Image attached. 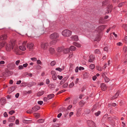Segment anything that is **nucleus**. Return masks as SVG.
<instances>
[{"mask_svg":"<svg viewBox=\"0 0 127 127\" xmlns=\"http://www.w3.org/2000/svg\"><path fill=\"white\" fill-rule=\"evenodd\" d=\"M72 33V32L71 31L68 29H65L62 31V34L64 37H68L71 36Z\"/></svg>","mask_w":127,"mask_h":127,"instance_id":"f257e3e1","label":"nucleus"},{"mask_svg":"<svg viewBox=\"0 0 127 127\" xmlns=\"http://www.w3.org/2000/svg\"><path fill=\"white\" fill-rule=\"evenodd\" d=\"M15 45V44L14 42L7 44L5 46V49L6 50L8 51H10L11 49H12L13 48Z\"/></svg>","mask_w":127,"mask_h":127,"instance_id":"f03ea898","label":"nucleus"},{"mask_svg":"<svg viewBox=\"0 0 127 127\" xmlns=\"http://www.w3.org/2000/svg\"><path fill=\"white\" fill-rule=\"evenodd\" d=\"M49 46V44L47 42H42L40 44L41 48L44 50H46Z\"/></svg>","mask_w":127,"mask_h":127,"instance_id":"7ed1b4c3","label":"nucleus"},{"mask_svg":"<svg viewBox=\"0 0 127 127\" xmlns=\"http://www.w3.org/2000/svg\"><path fill=\"white\" fill-rule=\"evenodd\" d=\"M59 36V34L55 32L51 34L50 36V39H57Z\"/></svg>","mask_w":127,"mask_h":127,"instance_id":"20e7f679","label":"nucleus"},{"mask_svg":"<svg viewBox=\"0 0 127 127\" xmlns=\"http://www.w3.org/2000/svg\"><path fill=\"white\" fill-rule=\"evenodd\" d=\"M27 43V41H24L22 45L19 46V49L22 51H25L26 49V45Z\"/></svg>","mask_w":127,"mask_h":127,"instance_id":"39448f33","label":"nucleus"},{"mask_svg":"<svg viewBox=\"0 0 127 127\" xmlns=\"http://www.w3.org/2000/svg\"><path fill=\"white\" fill-rule=\"evenodd\" d=\"M87 123L88 126L91 127H96L93 121L88 120L87 121Z\"/></svg>","mask_w":127,"mask_h":127,"instance_id":"423d86ee","label":"nucleus"},{"mask_svg":"<svg viewBox=\"0 0 127 127\" xmlns=\"http://www.w3.org/2000/svg\"><path fill=\"white\" fill-rule=\"evenodd\" d=\"M105 27L106 26L104 25H102L99 26L97 28L96 31L99 32L103 30Z\"/></svg>","mask_w":127,"mask_h":127,"instance_id":"0eeeda50","label":"nucleus"},{"mask_svg":"<svg viewBox=\"0 0 127 127\" xmlns=\"http://www.w3.org/2000/svg\"><path fill=\"white\" fill-rule=\"evenodd\" d=\"M34 45L33 43H28L27 44V48L29 49L30 50L33 49Z\"/></svg>","mask_w":127,"mask_h":127,"instance_id":"6e6552de","label":"nucleus"},{"mask_svg":"<svg viewBox=\"0 0 127 127\" xmlns=\"http://www.w3.org/2000/svg\"><path fill=\"white\" fill-rule=\"evenodd\" d=\"M51 73L52 75V78L53 80H55L57 78V74L54 71H52Z\"/></svg>","mask_w":127,"mask_h":127,"instance_id":"1a4fd4ad","label":"nucleus"},{"mask_svg":"<svg viewBox=\"0 0 127 127\" xmlns=\"http://www.w3.org/2000/svg\"><path fill=\"white\" fill-rule=\"evenodd\" d=\"M7 37V35L6 34L2 35L0 36V40H5Z\"/></svg>","mask_w":127,"mask_h":127,"instance_id":"9d476101","label":"nucleus"},{"mask_svg":"<svg viewBox=\"0 0 127 127\" xmlns=\"http://www.w3.org/2000/svg\"><path fill=\"white\" fill-rule=\"evenodd\" d=\"M70 38L73 41H77L78 40V36L76 35H72L70 37Z\"/></svg>","mask_w":127,"mask_h":127,"instance_id":"9b49d317","label":"nucleus"},{"mask_svg":"<svg viewBox=\"0 0 127 127\" xmlns=\"http://www.w3.org/2000/svg\"><path fill=\"white\" fill-rule=\"evenodd\" d=\"M89 62H93L95 59V56L93 55H91L89 57Z\"/></svg>","mask_w":127,"mask_h":127,"instance_id":"f8f14e48","label":"nucleus"},{"mask_svg":"<svg viewBox=\"0 0 127 127\" xmlns=\"http://www.w3.org/2000/svg\"><path fill=\"white\" fill-rule=\"evenodd\" d=\"M0 101L1 104L3 105L6 102V99L5 98H2L0 99Z\"/></svg>","mask_w":127,"mask_h":127,"instance_id":"ddd939ff","label":"nucleus"},{"mask_svg":"<svg viewBox=\"0 0 127 127\" xmlns=\"http://www.w3.org/2000/svg\"><path fill=\"white\" fill-rule=\"evenodd\" d=\"M39 108L40 107L39 106H35L32 108V110L33 112H36L39 110Z\"/></svg>","mask_w":127,"mask_h":127,"instance_id":"4468645a","label":"nucleus"},{"mask_svg":"<svg viewBox=\"0 0 127 127\" xmlns=\"http://www.w3.org/2000/svg\"><path fill=\"white\" fill-rule=\"evenodd\" d=\"M119 92H117L114 96H113L111 97V99H114L117 98L119 96Z\"/></svg>","mask_w":127,"mask_h":127,"instance_id":"2eb2a0df","label":"nucleus"},{"mask_svg":"<svg viewBox=\"0 0 127 127\" xmlns=\"http://www.w3.org/2000/svg\"><path fill=\"white\" fill-rule=\"evenodd\" d=\"M19 50H18V46H15L14 48V52H15L17 54H19Z\"/></svg>","mask_w":127,"mask_h":127,"instance_id":"dca6fc26","label":"nucleus"},{"mask_svg":"<svg viewBox=\"0 0 127 127\" xmlns=\"http://www.w3.org/2000/svg\"><path fill=\"white\" fill-rule=\"evenodd\" d=\"M49 51L50 53L51 54H54L55 51L54 49L52 47H50L49 48Z\"/></svg>","mask_w":127,"mask_h":127,"instance_id":"f3484780","label":"nucleus"},{"mask_svg":"<svg viewBox=\"0 0 127 127\" xmlns=\"http://www.w3.org/2000/svg\"><path fill=\"white\" fill-rule=\"evenodd\" d=\"M101 88L102 90L104 91L106 88L105 84L104 83H102L101 85Z\"/></svg>","mask_w":127,"mask_h":127,"instance_id":"a211bd4d","label":"nucleus"},{"mask_svg":"<svg viewBox=\"0 0 127 127\" xmlns=\"http://www.w3.org/2000/svg\"><path fill=\"white\" fill-rule=\"evenodd\" d=\"M44 93V91H41L38 92L37 93V95L38 96L42 95Z\"/></svg>","mask_w":127,"mask_h":127,"instance_id":"6ab92c4d","label":"nucleus"},{"mask_svg":"<svg viewBox=\"0 0 127 127\" xmlns=\"http://www.w3.org/2000/svg\"><path fill=\"white\" fill-rule=\"evenodd\" d=\"M57 39H53V40L50 42V45H52L55 44L57 41Z\"/></svg>","mask_w":127,"mask_h":127,"instance_id":"aec40b11","label":"nucleus"},{"mask_svg":"<svg viewBox=\"0 0 127 127\" xmlns=\"http://www.w3.org/2000/svg\"><path fill=\"white\" fill-rule=\"evenodd\" d=\"M15 120V117L12 116L10 117L9 119V121L10 122H12L14 121Z\"/></svg>","mask_w":127,"mask_h":127,"instance_id":"412c9836","label":"nucleus"},{"mask_svg":"<svg viewBox=\"0 0 127 127\" xmlns=\"http://www.w3.org/2000/svg\"><path fill=\"white\" fill-rule=\"evenodd\" d=\"M54 94H51L48 95H47V97H48V100L54 97Z\"/></svg>","mask_w":127,"mask_h":127,"instance_id":"4be33fe9","label":"nucleus"},{"mask_svg":"<svg viewBox=\"0 0 127 127\" xmlns=\"http://www.w3.org/2000/svg\"><path fill=\"white\" fill-rule=\"evenodd\" d=\"M73 44L78 47H81V45L80 44L77 43L75 42H73Z\"/></svg>","mask_w":127,"mask_h":127,"instance_id":"5701e85b","label":"nucleus"},{"mask_svg":"<svg viewBox=\"0 0 127 127\" xmlns=\"http://www.w3.org/2000/svg\"><path fill=\"white\" fill-rule=\"evenodd\" d=\"M63 52L64 53L66 54L68 53L70 51V50L68 48H65L63 49Z\"/></svg>","mask_w":127,"mask_h":127,"instance_id":"b1692460","label":"nucleus"},{"mask_svg":"<svg viewBox=\"0 0 127 127\" xmlns=\"http://www.w3.org/2000/svg\"><path fill=\"white\" fill-rule=\"evenodd\" d=\"M6 44V42L4 41L1 43L0 42V49L3 47Z\"/></svg>","mask_w":127,"mask_h":127,"instance_id":"393cba45","label":"nucleus"},{"mask_svg":"<svg viewBox=\"0 0 127 127\" xmlns=\"http://www.w3.org/2000/svg\"><path fill=\"white\" fill-rule=\"evenodd\" d=\"M98 104H96L93 107V108L92 110V111H94L95 109L96 108H97L98 107Z\"/></svg>","mask_w":127,"mask_h":127,"instance_id":"a878e982","label":"nucleus"},{"mask_svg":"<svg viewBox=\"0 0 127 127\" xmlns=\"http://www.w3.org/2000/svg\"><path fill=\"white\" fill-rule=\"evenodd\" d=\"M76 48L74 46H72L70 47V49L71 51H75L76 50Z\"/></svg>","mask_w":127,"mask_h":127,"instance_id":"bb28decb","label":"nucleus"},{"mask_svg":"<svg viewBox=\"0 0 127 127\" xmlns=\"http://www.w3.org/2000/svg\"><path fill=\"white\" fill-rule=\"evenodd\" d=\"M85 103V102L83 100H82L79 103V105L81 106H83Z\"/></svg>","mask_w":127,"mask_h":127,"instance_id":"cd10ccee","label":"nucleus"},{"mask_svg":"<svg viewBox=\"0 0 127 127\" xmlns=\"http://www.w3.org/2000/svg\"><path fill=\"white\" fill-rule=\"evenodd\" d=\"M16 86H14V87H11L9 89V90L11 92L13 91H14L16 88Z\"/></svg>","mask_w":127,"mask_h":127,"instance_id":"c85d7f7f","label":"nucleus"},{"mask_svg":"<svg viewBox=\"0 0 127 127\" xmlns=\"http://www.w3.org/2000/svg\"><path fill=\"white\" fill-rule=\"evenodd\" d=\"M63 50V48L62 47H59L57 48V51L58 52H61Z\"/></svg>","mask_w":127,"mask_h":127,"instance_id":"c756f323","label":"nucleus"},{"mask_svg":"<svg viewBox=\"0 0 127 127\" xmlns=\"http://www.w3.org/2000/svg\"><path fill=\"white\" fill-rule=\"evenodd\" d=\"M64 67H63L62 68H61L60 67H58L56 68V70L60 72H61L62 70H64Z\"/></svg>","mask_w":127,"mask_h":127,"instance_id":"7c9ffc66","label":"nucleus"},{"mask_svg":"<svg viewBox=\"0 0 127 127\" xmlns=\"http://www.w3.org/2000/svg\"><path fill=\"white\" fill-rule=\"evenodd\" d=\"M108 13H109V11L111 12V10L112 9V6L111 5H110L108 6Z\"/></svg>","mask_w":127,"mask_h":127,"instance_id":"2f4dec72","label":"nucleus"},{"mask_svg":"<svg viewBox=\"0 0 127 127\" xmlns=\"http://www.w3.org/2000/svg\"><path fill=\"white\" fill-rule=\"evenodd\" d=\"M104 78L105 82H108L110 81V79L106 76H105Z\"/></svg>","mask_w":127,"mask_h":127,"instance_id":"473e14b6","label":"nucleus"},{"mask_svg":"<svg viewBox=\"0 0 127 127\" xmlns=\"http://www.w3.org/2000/svg\"><path fill=\"white\" fill-rule=\"evenodd\" d=\"M100 36L99 35H97V37H96L95 38V41H99L100 40Z\"/></svg>","mask_w":127,"mask_h":127,"instance_id":"72a5a7b5","label":"nucleus"},{"mask_svg":"<svg viewBox=\"0 0 127 127\" xmlns=\"http://www.w3.org/2000/svg\"><path fill=\"white\" fill-rule=\"evenodd\" d=\"M30 121V120H27L24 119L23 120V123H24L28 124L29 123Z\"/></svg>","mask_w":127,"mask_h":127,"instance_id":"f704fd0d","label":"nucleus"},{"mask_svg":"<svg viewBox=\"0 0 127 127\" xmlns=\"http://www.w3.org/2000/svg\"><path fill=\"white\" fill-rule=\"evenodd\" d=\"M44 122V120L42 119H41L38 120L37 121V122L38 123H43Z\"/></svg>","mask_w":127,"mask_h":127,"instance_id":"c9c22d12","label":"nucleus"},{"mask_svg":"<svg viewBox=\"0 0 127 127\" xmlns=\"http://www.w3.org/2000/svg\"><path fill=\"white\" fill-rule=\"evenodd\" d=\"M34 115L37 118H38L40 116L39 114L37 113H34Z\"/></svg>","mask_w":127,"mask_h":127,"instance_id":"e433bc0d","label":"nucleus"},{"mask_svg":"<svg viewBox=\"0 0 127 127\" xmlns=\"http://www.w3.org/2000/svg\"><path fill=\"white\" fill-rule=\"evenodd\" d=\"M123 27L126 31L127 32V25L124 24L123 26Z\"/></svg>","mask_w":127,"mask_h":127,"instance_id":"4c0bfd02","label":"nucleus"},{"mask_svg":"<svg viewBox=\"0 0 127 127\" xmlns=\"http://www.w3.org/2000/svg\"><path fill=\"white\" fill-rule=\"evenodd\" d=\"M123 41L125 43H127V36H126L125 37V38L123 40Z\"/></svg>","mask_w":127,"mask_h":127,"instance_id":"58836bf2","label":"nucleus"},{"mask_svg":"<svg viewBox=\"0 0 127 127\" xmlns=\"http://www.w3.org/2000/svg\"><path fill=\"white\" fill-rule=\"evenodd\" d=\"M55 61H53L51 62L50 63V65L51 66H53L55 65Z\"/></svg>","mask_w":127,"mask_h":127,"instance_id":"ea45409f","label":"nucleus"},{"mask_svg":"<svg viewBox=\"0 0 127 127\" xmlns=\"http://www.w3.org/2000/svg\"><path fill=\"white\" fill-rule=\"evenodd\" d=\"M95 66L94 64H91L90 66V68L92 69H93L95 68Z\"/></svg>","mask_w":127,"mask_h":127,"instance_id":"a19ab883","label":"nucleus"},{"mask_svg":"<svg viewBox=\"0 0 127 127\" xmlns=\"http://www.w3.org/2000/svg\"><path fill=\"white\" fill-rule=\"evenodd\" d=\"M32 82H31L28 83L27 84L28 87H30L32 86Z\"/></svg>","mask_w":127,"mask_h":127,"instance_id":"79ce46f5","label":"nucleus"},{"mask_svg":"<svg viewBox=\"0 0 127 127\" xmlns=\"http://www.w3.org/2000/svg\"><path fill=\"white\" fill-rule=\"evenodd\" d=\"M27 113H28L31 114L33 113V111L32 110H29L26 111Z\"/></svg>","mask_w":127,"mask_h":127,"instance_id":"37998d69","label":"nucleus"},{"mask_svg":"<svg viewBox=\"0 0 127 127\" xmlns=\"http://www.w3.org/2000/svg\"><path fill=\"white\" fill-rule=\"evenodd\" d=\"M68 86V83H66L63 85V86L64 88H66Z\"/></svg>","mask_w":127,"mask_h":127,"instance_id":"c03bdc74","label":"nucleus"},{"mask_svg":"<svg viewBox=\"0 0 127 127\" xmlns=\"http://www.w3.org/2000/svg\"><path fill=\"white\" fill-rule=\"evenodd\" d=\"M15 111L13 110H11L9 112V113L11 115H12L14 113Z\"/></svg>","mask_w":127,"mask_h":127,"instance_id":"a18cd8bd","label":"nucleus"},{"mask_svg":"<svg viewBox=\"0 0 127 127\" xmlns=\"http://www.w3.org/2000/svg\"><path fill=\"white\" fill-rule=\"evenodd\" d=\"M74 84L73 82H72L69 85V88H72L74 86Z\"/></svg>","mask_w":127,"mask_h":127,"instance_id":"49530a36","label":"nucleus"},{"mask_svg":"<svg viewBox=\"0 0 127 127\" xmlns=\"http://www.w3.org/2000/svg\"><path fill=\"white\" fill-rule=\"evenodd\" d=\"M24 68L23 66L22 65H20L18 67V68L19 70H21Z\"/></svg>","mask_w":127,"mask_h":127,"instance_id":"de8ad7c7","label":"nucleus"},{"mask_svg":"<svg viewBox=\"0 0 127 127\" xmlns=\"http://www.w3.org/2000/svg\"><path fill=\"white\" fill-rule=\"evenodd\" d=\"M100 113V111H98L97 112L95 113V115L96 116H98Z\"/></svg>","mask_w":127,"mask_h":127,"instance_id":"09e8293b","label":"nucleus"},{"mask_svg":"<svg viewBox=\"0 0 127 127\" xmlns=\"http://www.w3.org/2000/svg\"><path fill=\"white\" fill-rule=\"evenodd\" d=\"M85 112L87 114H89L90 112V110L89 109H87L85 111Z\"/></svg>","mask_w":127,"mask_h":127,"instance_id":"8fccbe9b","label":"nucleus"},{"mask_svg":"<svg viewBox=\"0 0 127 127\" xmlns=\"http://www.w3.org/2000/svg\"><path fill=\"white\" fill-rule=\"evenodd\" d=\"M123 50L124 51L126 52L127 51V47L126 46H125L123 48Z\"/></svg>","mask_w":127,"mask_h":127,"instance_id":"3c124183","label":"nucleus"},{"mask_svg":"<svg viewBox=\"0 0 127 127\" xmlns=\"http://www.w3.org/2000/svg\"><path fill=\"white\" fill-rule=\"evenodd\" d=\"M95 52L96 53L99 54L100 53V51L99 50L96 49L95 50Z\"/></svg>","mask_w":127,"mask_h":127,"instance_id":"603ef678","label":"nucleus"},{"mask_svg":"<svg viewBox=\"0 0 127 127\" xmlns=\"http://www.w3.org/2000/svg\"><path fill=\"white\" fill-rule=\"evenodd\" d=\"M65 80L64 79H63L61 81L60 84L61 85L63 84L65 81Z\"/></svg>","mask_w":127,"mask_h":127,"instance_id":"864d4df0","label":"nucleus"},{"mask_svg":"<svg viewBox=\"0 0 127 127\" xmlns=\"http://www.w3.org/2000/svg\"><path fill=\"white\" fill-rule=\"evenodd\" d=\"M40 33V34H42L44 33V30L43 29H42L41 30L39 31Z\"/></svg>","mask_w":127,"mask_h":127,"instance_id":"5fc2aeb1","label":"nucleus"},{"mask_svg":"<svg viewBox=\"0 0 127 127\" xmlns=\"http://www.w3.org/2000/svg\"><path fill=\"white\" fill-rule=\"evenodd\" d=\"M22 86L25 87L27 85V84L26 83H22L21 84Z\"/></svg>","mask_w":127,"mask_h":127,"instance_id":"6e6d98bb","label":"nucleus"},{"mask_svg":"<svg viewBox=\"0 0 127 127\" xmlns=\"http://www.w3.org/2000/svg\"><path fill=\"white\" fill-rule=\"evenodd\" d=\"M31 59L33 61H35L37 60V59L36 58L33 57L31 58Z\"/></svg>","mask_w":127,"mask_h":127,"instance_id":"4d7b16f0","label":"nucleus"},{"mask_svg":"<svg viewBox=\"0 0 127 127\" xmlns=\"http://www.w3.org/2000/svg\"><path fill=\"white\" fill-rule=\"evenodd\" d=\"M20 62V60H18L16 61L15 62V64L17 65H18L19 64Z\"/></svg>","mask_w":127,"mask_h":127,"instance_id":"13d9d810","label":"nucleus"},{"mask_svg":"<svg viewBox=\"0 0 127 127\" xmlns=\"http://www.w3.org/2000/svg\"><path fill=\"white\" fill-rule=\"evenodd\" d=\"M72 107V105H69V106L67 108V109L68 110H70V108Z\"/></svg>","mask_w":127,"mask_h":127,"instance_id":"bf43d9fd","label":"nucleus"},{"mask_svg":"<svg viewBox=\"0 0 127 127\" xmlns=\"http://www.w3.org/2000/svg\"><path fill=\"white\" fill-rule=\"evenodd\" d=\"M65 91V90H62L61 91H59V92H58L57 93V94H61L63 92H64Z\"/></svg>","mask_w":127,"mask_h":127,"instance_id":"052dcab7","label":"nucleus"},{"mask_svg":"<svg viewBox=\"0 0 127 127\" xmlns=\"http://www.w3.org/2000/svg\"><path fill=\"white\" fill-rule=\"evenodd\" d=\"M124 4V2H122L120 3L118 5L119 7H121Z\"/></svg>","mask_w":127,"mask_h":127,"instance_id":"680f3d73","label":"nucleus"},{"mask_svg":"<svg viewBox=\"0 0 127 127\" xmlns=\"http://www.w3.org/2000/svg\"><path fill=\"white\" fill-rule=\"evenodd\" d=\"M37 63L38 64H41V62L39 60H38L37 61Z\"/></svg>","mask_w":127,"mask_h":127,"instance_id":"e2e57ef3","label":"nucleus"},{"mask_svg":"<svg viewBox=\"0 0 127 127\" xmlns=\"http://www.w3.org/2000/svg\"><path fill=\"white\" fill-rule=\"evenodd\" d=\"M3 115L5 117H7L8 116V115L6 112H5L4 113Z\"/></svg>","mask_w":127,"mask_h":127,"instance_id":"0e129e2a","label":"nucleus"},{"mask_svg":"<svg viewBox=\"0 0 127 127\" xmlns=\"http://www.w3.org/2000/svg\"><path fill=\"white\" fill-rule=\"evenodd\" d=\"M38 104L41 105L43 104V102L42 101H40L38 102Z\"/></svg>","mask_w":127,"mask_h":127,"instance_id":"69168bd1","label":"nucleus"},{"mask_svg":"<svg viewBox=\"0 0 127 127\" xmlns=\"http://www.w3.org/2000/svg\"><path fill=\"white\" fill-rule=\"evenodd\" d=\"M5 63V62L4 61H2L0 62V65H1V64H3Z\"/></svg>","mask_w":127,"mask_h":127,"instance_id":"338daca9","label":"nucleus"},{"mask_svg":"<svg viewBox=\"0 0 127 127\" xmlns=\"http://www.w3.org/2000/svg\"><path fill=\"white\" fill-rule=\"evenodd\" d=\"M78 67H77L75 69V72H76L77 73L78 72Z\"/></svg>","mask_w":127,"mask_h":127,"instance_id":"774afa93","label":"nucleus"}]
</instances>
